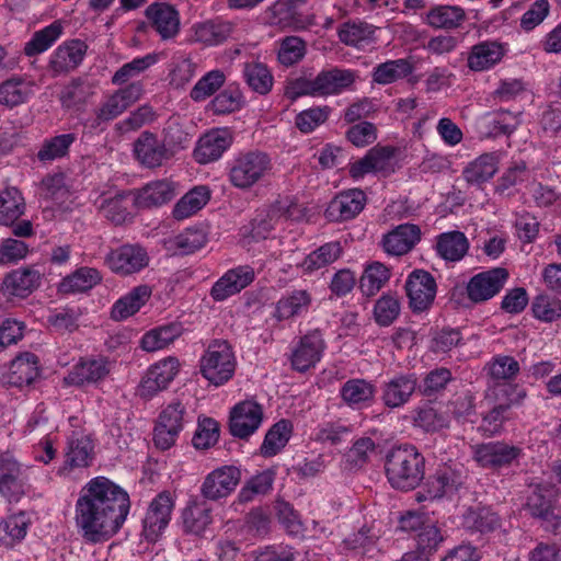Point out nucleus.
Instances as JSON below:
<instances>
[{
  "label": "nucleus",
  "instance_id": "nucleus-13",
  "mask_svg": "<svg viewBox=\"0 0 561 561\" xmlns=\"http://www.w3.org/2000/svg\"><path fill=\"white\" fill-rule=\"evenodd\" d=\"M508 279L504 267H493L472 276L467 284L468 298L476 304L484 302L497 295Z\"/></svg>",
  "mask_w": 561,
  "mask_h": 561
},
{
  "label": "nucleus",
  "instance_id": "nucleus-12",
  "mask_svg": "<svg viewBox=\"0 0 561 561\" xmlns=\"http://www.w3.org/2000/svg\"><path fill=\"white\" fill-rule=\"evenodd\" d=\"M473 459L485 469L500 470L511 466L522 455L519 447L504 442H489L472 447Z\"/></svg>",
  "mask_w": 561,
  "mask_h": 561
},
{
  "label": "nucleus",
  "instance_id": "nucleus-40",
  "mask_svg": "<svg viewBox=\"0 0 561 561\" xmlns=\"http://www.w3.org/2000/svg\"><path fill=\"white\" fill-rule=\"evenodd\" d=\"M298 0H277L265 11L266 20L271 25L280 28H304L305 25L297 15Z\"/></svg>",
  "mask_w": 561,
  "mask_h": 561
},
{
  "label": "nucleus",
  "instance_id": "nucleus-49",
  "mask_svg": "<svg viewBox=\"0 0 561 561\" xmlns=\"http://www.w3.org/2000/svg\"><path fill=\"white\" fill-rule=\"evenodd\" d=\"M556 492L552 488L538 485L528 496L527 506L535 517L551 520L554 513Z\"/></svg>",
  "mask_w": 561,
  "mask_h": 561
},
{
  "label": "nucleus",
  "instance_id": "nucleus-30",
  "mask_svg": "<svg viewBox=\"0 0 561 561\" xmlns=\"http://www.w3.org/2000/svg\"><path fill=\"white\" fill-rule=\"evenodd\" d=\"M506 53L505 44L496 41H483L471 47L467 66L472 71H485L496 66Z\"/></svg>",
  "mask_w": 561,
  "mask_h": 561
},
{
  "label": "nucleus",
  "instance_id": "nucleus-59",
  "mask_svg": "<svg viewBox=\"0 0 561 561\" xmlns=\"http://www.w3.org/2000/svg\"><path fill=\"white\" fill-rule=\"evenodd\" d=\"M30 519L25 513L14 514L0 523V542L12 546L22 540L27 533Z\"/></svg>",
  "mask_w": 561,
  "mask_h": 561
},
{
  "label": "nucleus",
  "instance_id": "nucleus-34",
  "mask_svg": "<svg viewBox=\"0 0 561 561\" xmlns=\"http://www.w3.org/2000/svg\"><path fill=\"white\" fill-rule=\"evenodd\" d=\"M152 290L148 285H139L121 297L111 309V318L116 321L125 320L137 313L151 297Z\"/></svg>",
  "mask_w": 561,
  "mask_h": 561
},
{
  "label": "nucleus",
  "instance_id": "nucleus-62",
  "mask_svg": "<svg viewBox=\"0 0 561 561\" xmlns=\"http://www.w3.org/2000/svg\"><path fill=\"white\" fill-rule=\"evenodd\" d=\"M224 71L216 69L204 75L192 88L190 96L195 102L205 101L216 93L225 83Z\"/></svg>",
  "mask_w": 561,
  "mask_h": 561
},
{
  "label": "nucleus",
  "instance_id": "nucleus-53",
  "mask_svg": "<svg viewBox=\"0 0 561 561\" xmlns=\"http://www.w3.org/2000/svg\"><path fill=\"white\" fill-rule=\"evenodd\" d=\"M25 204L15 187L0 191V225H13L24 213Z\"/></svg>",
  "mask_w": 561,
  "mask_h": 561
},
{
  "label": "nucleus",
  "instance_id": "nucleus-58",
  "mask_svg": "<svg viewBox=\"0 0 561 561\" xmlns=\"http://www.w3.org/2000/svg\"><path fill=\"white\" fill-rule=\"evenodd\" d=\"M207 242L203 229L188 228L169 240L170 249L176 254L187 255L202 249Z\"/></svg>",
  "mask_w": 561,
  "mask_h": 561
},
{
  "label": "nucleus",
  "instance_id": "nucleus-16",
  "mask_svg": "<svg viewBox=\"0 0 561 561\" xmlns=\"http://www.w3.org/2000/svg\"><path fill=\"white\" fill-rule=\"evenodd\" d=\"M241 472L234 466H222L209 472L201 486V494L210 501L229 496L238 486Z\"/></svg>",
  "mask_w": 561,
  "mask_h": 561
},
{
  "label": "nucleus",
  "instance_id": "nucleus-21",
  "mask_svg": "<svg viewBox=\"0 0 561 561\" xmlns=\"http://www.w3.org/2000/svg\"><path fill=\"white\" fill-rule=\"evenodd\" d=\"M144 89L140 82H133L117 90L108 96L96 110V118L100 122H108L119 116L142 95Z\"/></svg>",
  "mask_w": 561,
  "mask_h": 561
},
{
  "label": "nucleus",
  "instance_id": "nucleus-10",
  "mask_svg": "<svg viewBox=\"0 0 561 561\" xmlns=\"http://www.w3.org/2000/svg\"><path fill=\"white\" fill-rule=\"evenodd\" d=\"M175 496L169 491L160 492L150 503L144 518L142 535L148 541H156L170 523Z\"/></svg>",
  "mask_w": 561,
  "mask_h": 561
},
{
  "label": "nucleus",
  "instance_id": "nucleus-52",
  "mask_svg": "<svg viewBox=\"0 0 561 561\" xmlns=\"http://www.w3.org/2000/svg\"><path fill=\"white\" fill-rule=\"evenodd\" d=\"M391 272L383 263L368 264L359 279V288L365 296L376 295L390 279Z\"/></svg>",
  "mask_w": 561,
  "mask_h": 561
},
{
  "label": "nucleus",
  "instance_id": "nucleus-29",
  "mask_svg": "<svg viewBox=\"0 0 561 561\" xmlns=\"http://www.w3.org/2000/svg\"><path fill=\"white\" fill-rule=\"evenodd\" d=\"M254 279V272L249 266H239L226 272L211 287L210 296L215 301H224L240 293Z\"/></svg>",
  "mask_w": 561,
  "mask_h": 561
},
{
  "label": "nucleus",
  "instance_id": "nucleus-64",
  "mask_svg": "<svg viewBox=\"0 0 561 561\" xmlns=\"http://www.w3.org/2000/svg\"><path fill=\"white\" fill-rule=\"evenodd\" d=\"M488 135L497 137L501 135H511L517 128L518 116L510 111H497L486 116Z\"/></svg>",
  "mask_w": 561,
  "mask_h": 561
},
{
  "label": "nucleus",
  "instance_id": "nucleus-5",
  "mask_svg": "<svg viewBox=\"0 0 561 561\" xmlns=\"http://www.w3.org/2000/svg\"><path fill=\"white\" fill-rule=\"evenodd\" d=\"M187 422V410L180 400H173L160 412L154 428L153 443L157 448H171Z\"/></svg>",
  "mask_w": 561,
  "mask_h": 561
},
{
  "label": "nucleus",
  "instance_id": "nucleus-57",
  "mask_svg": "<svg viewBox=\"0 0 561 561\" xmlns=\"http://www.w3.org/2000/svg\"><path fill=\"white\" fill-rule=\"evenodd\" d=\"M62 34V25L55 21L48 26L34 33L33 37L25 44L26 56H36L47 50Z\"/></svg>",
  "mask_w": 561,
  "mask_h": 561
},
{
  "label": "nucleus",
  "instance_id": "nucleus-19",
  "mask_svg": "<svg viewBox=\"0 0 561 561\" xmlns=\"http://www.w3.org/2000/svg\"><path fill=\"white\" fill-rule=\"evenodd\" d=\"M325 343L319 330H313L304 335L290 356L291 366L295 370L304 373L314 367L321 359Z\"/></svg>",
  "mask_w": 561,
  "mask_h": 561
},
{
  "label": "nucleus",
  "instance_id": "nucleus-37",
  "mask_svg": "<svg viewBox=\"0 0 561 561\" xmlns=\"http://www.w3.org/2000/svg\"><path fill=\"white\" fill-rule=\"evenodd\" d=\"M135 205L134 196L130 193H116L100 198L99 210L115 225L124 224L130 215V208Z\"/></svg>",
  "mask_w": 561,
  "mask_h": 561
},
{
  "label": "nucleus",
  "instance_id": "nucleus-18",
  "mask_svg": "<svg viewBox=\"0 0 561 561\" xmlns=\"http://www.w3.org/2000/svg\"><path fill=\"white\" fill-rule=\"evenodd\" d=\"M36 83L30 75H13L0 82V106L12 110L27 103L35 94Z\"/></svg>",
  "mask_w": 561,
  "mask_h": 561
},
{
  "label": "nucleus",
  "instance_id": "nucleus-60",
  "mask_svg": "<svg viewBox=\"0 0 561 561\" xmlns=\"http://www.w3.org/2000/svg\"><path fill=\"white\" fill-rule=\"evenodd\" d=\"M210 523V510L205 504L192 503L183 512V526L187 533L202 535Z\"/></svg>",
  "mask_w": 561,
  "mask_h": 561
},
{
  "label": "nucleus",
  "instance_id": "nucleus-48",
  "mask_svg": "<svg viewBox=\"0 0 561 561\" xmlns=\"http://www.w3.org/2000/svg\"><path fill=\"white\" fill-rule=\"evenodd\" d=\"M374 34V26L362 21L345 22L339 28L340 41L356 48L371 44L375 41Z\"/></svg>",
  "mask_w": 561,
  "mask_h": 561
},
{
  "label": "nucleus",
  "instance_id": "nucleus-41",
  "mask_svg": "<svg viewBox=\"0 0 561 561\" xmlns=\"http://www.w3.org/2000/svg\"><path fill=\"white\" fill-rule=\"evenodd\" d=\"M311 301V294L306 289L289 291L276 302L274 317L282 321L300 316L307 312Z\"/></svg>",
  "mask_w": 561,
  "mask_h": 561
},
{
  "label": "nucleus",
  "instance_id": "nucleus-25",
  "mask_svg": "<svg viewBox=\"0 0 561 561\" xmlns=\"http://www.w3.org/2000/svg\"><path fill=\"white\" fill-rule=\"evenodd\" d=\"M296 204L289 199H279L267 209L261 210L252 220L251 236L254 240L266 239L282 218H291Z\"/></svg>",
  "mask_w": 561,
  "mask_h": 561
},
{
  "label": "nucleus",
  "instance_id": "nucleus-26",
  "mask_svg": "<svg viewBox=\"0 0 561 561\" xmlns=\"http://www.w3.org/2000/svg\"><path fill=\"white\" fill-rule=\"evenodd\" d=\"M501 154L499 152H484L468 162L461 172L463 181L469 186L481 188L491 181L499 171Z\"/></svg>",
  "mask_w": 561,
  "mask_h": 561
},
{
  "label": "nucleus",
  "instance_id": "nucleus-9",
  "mask_svg": "<svg viewBox=\"0 0 561 561\" xmlns=\"http://www.w3.org/2000/svg\"><path fill=\"white\" fill-rule=\"evenodd\" d=\"M94 458V443L90 435L72 433L66 443L65 460L57 469V476L68 477L72 470L88 468Z\"/></svg>",
  "mask_w": 561,
  "mask_h": 561
},
{
  "label": "nucleus",
  "instance_id": "nucleus-23",
  "mask_svg": "<svg viewBox=\"0 0 561 561\" xmlns=\"http://www.w3.org/2000/svg\"><path fill=\"white\" fill-rule=\"evenodd\" d=\"M105 262L114 273L128 275L139 272L146 267L148 265L149 257L142 248L126 244L111 251L107 254Z\"/></svg>",
  "mask_w": 561,
  "mask_h": 561
},
{
  "label": "nucleus",
  "instance_id": "nucleus-22",
  "mask_svg": "<svg viewBox=\"0 0 561 561\" xmlns=\"http://www.w3.org/2000/svg\"><path fill=\"white\" fill-rule=\"evenodd\" d=\"M134 154L141 165L150 169L161 167L172 157L165 144L149 131L141 133L134 142Z\"/></svg>",
  "mask_w": 561,
  "mask_h": 561
},
{
  "label": "nucleus",
  "instance_id": "nucleus-17",
  "mask_svg": "<svg viewBox=\"0 0 561 561\" xmlns=\"http://www.w3.org/2000/svg\"><path fill=\"white\" fill-rule=\"evenodd\" d=\"M366 202V194L359 188L342 191L331 199L324 216L333 222L351 220L364 209Z\"/></svg>",
  "mask_w": 561,
  "mask_h": 561
},
{
  "label": "nucleus",
  "instance_id": "nucleus-27",
  "mask_svg": "<svg viewBox=\"0 0 561 561\" xmlns=\"http://www.w3.org/2000/svg\"><path fill=\"white\" fill-rule=\"evenodd\" d=\"M421 240V229L414 224H401L383 234L382 249L390 255H404L409 253Z\"/></svg>",
  "mask_w": 561,
  "mask_h": 561
},
{
  "label": "nucleus",
  "instance_id": "nucleus-39",
  "mask_svg": "<svg viewBox=\"0 0 561 561\" xmlns=\"http://www.w3.org/2000/svg\"><path fill=\"white\" fill-rule=\"evenodd\" d=\"M39 375L38 358L35 354L23 353L10 365L8 381L15 387L31 385Z\"/></svg>",
  "mask_w": 561,
  "mask_h": 561
},
{
  "label": "nucleus",
  "instance_id": "nucleus-38",
  "mask_svg": "<svg viewBox=\"0 0 561 561\" xmlns=\"http://www.w3.org/2000/svg\"><path fill=\"white\" fill-rule=\"evenodd\" d=\"M391 156L392 150L389 148H373L362 159L350 164V175L359 180L368 173L383 171L388 168Z\"/></svg>",
  "mask_w": 561,
  "mask_h": 561
},
{
  "label": "nucleus",
  "instance_id": "nucleus-36",
  "mask_svg": "<svg viewBox=\"0 0 561 561\" xmlns=\"http://www.w3.org/2000/svg\"><path fill=\"white\" fill-rule=\"evenodd\" d=\"M317 76L321 96L340 94L350 89L356 80L355 71L337 67L322 70Z\"/></svg>",
  "mask_w": 561,
  "mask_h": 561
},
{
  "label": "nucleus",
  "instance_id": "nucleus-14",
  "mask_svg": "<svg viewBox=\"0 0 561 561\" xmlns=\"http://www.w3.org/2000/svg\"><path fill=\"white\" fill-rule=\"evenodd\" d=\"M263 408L255 401L245 400L236 404L230 412L229 431L241 439L254 434L263 422Z\"/></svg>",
  "mask_w": 561,
  "mask_h": 561
},
{
  "label": "nucleus",
  "instance_id": "nucleus-11",
  "mask_svg": "<svg viewBox=\"0 0 561 561\" xmlns=\"http://www.w3.org/2000/svg\"><path fill=\"white\" fill-rule=\"evenodd\" d=\"M113 368V363L104 356L81 358L64 378L69 386L98 385L106 379Z\"/></svg>",
  "mask_w": 561,
  "mask_h": 561
},
{
  "label": "nucleus",
  "instance_id": "nucleus-15",
  "mask_svg": "<svg viewBox=\"0 0 561 561\" xmlns=\"http://www.w3.org/2000/svg\"><path fill=\"white\" fill-rule=\"evenodd\" d=\"M180 363L175 357H167L153 364L144 376L138 393L141 398H152L159 391L168 388L178 375Z\"/></svg>",
  "mask_w": 561,
  "mask_h": 561
},
{
  "label": "nucleus",
  "instance_id": "nucleus-50",
  "mask_svg": "<svg viewBox=\"0 0 561 561\" xmlns=\"http://www.w3.org/2000/svg\"><path fill=\"white\" fill-rule=\"evenodd\" d=\"M375 386L364 379L347 380L341 388V397L352 408L369 404L375 397Z\"/></svg>",
  "mask_w": 561,
  "mask_h": 561
},
{
  "label": "nucleus",
  "instance_id": "nucleus-63",
  "mask_svg": "<svg viewBox=\"0 0 561 561\" xmlns=\"http://www.w3.org/2000/svg\"><path fill=\"white\" fill-rule=\"evenodd\" d=\"M401 312V304L397 296L385 294L374 306V319L381 327L392 324Z\"/></svg>",
  "mask_w": 561,
  "mask_h": 561
},
{
  "label": "nucleus",
  "instance_id": "nucleus-31",
  "mask_svg": "<svg viewBox=\"0 0 561 561\" xmlns=\"http://www.w3.org/2000/svg\"><path fill=\"white\" fill-rule=\"evenodd\" d=\"M417 386L414 374L398 375L382 386L381 400L390 409L403 407L412 397Z\"/></svg>",
  "mask_w": 561,
  "mask_h": 561
},
{
  "label": "nucleus",
  "instance_id": "nucleus-56",
  "mask_svg": "<svg viewBox=\"0 0 561 561\" xmlns=\"http://www.w3.org/2000/svg\"><path fill=\"white\" fill-rule=\"evenodd\" d=\"M465 20V11L458 5H437L432 8L426 22L435 28H456Z\"/></svg>",
  "mask_w": 561,
  "mask_h": 561
},
{
  "label": "nucleus",
  "instance_id": "nucleus-35",
  "mask_svg": "<svg viewBox=\"0 0 561 561\" xmlns=\"http://www.w3.org/2000/svg\"><path fill=\"white\" fill-rule=\"evenodd\" d=\"M469 250V241L461 231L443 232L436 237L435 251L447 262H458Z\"/></svg>",
  "mask_w": 561,
  "mask_h": 561
},
{
  "label": "nucleus",
  "instance_id": "nucleus-55",
  "mask_svg": "<svg viewBox=\"0 0 561 561\" xmlns=\"http://www.w3.org/2000/svg\"><path fill=\"white\" fill-rule=\"evenodd\" d=\"M291 431V423L287 420H280L275 423L265 435L263 444L261 445V454L264 457L277 455L288 443Z\"/></svg>",
  "mask_w": 561,
  "mask_h": 561
},
{
  "label": "nucleus",
  "instance_id": "nucleus-32",
  "mask_svg": "<svg viewBox=\"0 0 561 561\" xmlns=\"http://www.w3.org/2000/svg\"><path fill=\"white\" fill-rule=\"evenodd\" d=\"M146 14L154 31L162 39H171L176 36L180 31L179 12L167 3H152Z\"/></svg>",
  "mask_w": 561,
  "mask_h": 561
},
{
  "label": "nucleus",
  "instance_id": "nucleus-28",
  "mask_svg": "<svg viewBox=\"0 0 561 561\" xmlns=\"http://www.w3.org/2000/svg\"><path fill=\"white\" fill-rule=\"evenodd\" d=\"M87 45L80 39H71L59 45L50 56L49 69L54 76L76 69L83 60Z\"/></svg>",
  "mask_w": 561,
  "mask_h": 561
},
{
  "label": "nucleus",
  "instance_id": "nucleus-1",
  "mask_svg": "<svg viewBox=\"0 0 561 561\" xmlns=\"http://www.w3.org/2000/svg\"><path fill=\"white\" fill-rule=\"evenodd\" d=\"M128 493L106 477L99 476L80 490L75 506L78 531L88 542H103L123 526L129 513Z\"/></svg>",
  "mask_w": 561,
  "mask_h": 561
},
{
  "label": "nucleus",
  "instance_id": "nucleus-61",
  "mask_svg": "<svg viewBox=\"0 0 561 561\" xmlns=\"http://www.w3.org/2000/svg\"><path fill=\"white\" fill-rule=\"evenodd\" d=\"M465 524L477 531L491 533L501 527V518L489 507H478L467 512Z\"/></svg>",
  "mask_w": 561,
  "mask_h": 561
},
{
  "label": "nucleus",
  "instance_id": "nucleus-54",
  "mask_svg": "<svg viewBox=\"0 0 561 561\" xmlns=\"http://www.w3.org/2000/svg\"><path fill=\"white\" fill-rule=\"evenodd\" d=\"M76 139L77 137L72 133L45 139L37 152V159L41 162L47 163L66 157Z\"/></svg>",
  "mask_w": 561,
  "mask_h": 561
},
{
  "label": "nucleus",
  "instance_id": "nucleus-6",
  "mask_svg": "<svg viewBox=\"0 0 561 561\" xmlns=\"http://www.w3.org/2000/svg\"><path fill=\"white\" fill-rule=\"evenodd\" d=\"M27 468L13 454L0 453V496L19 502L28 491Z\"/></svg>",
  "mask_w": 561,
  "mask_h": 561
},
{
  "label": "nucleus",
  "instance_id": "nucleus-7",
  "mask_svg": "<svg viewBox=\"0 0 561 561\" xmlns=\"http://www.w3.org/2000/svg\"><path fill=\"white\" fill-rule=\"evenodd\" d=\"M466 481L461 467L443 465L428 477L424 493H417V501L436 500L455 494Z\"/></svg>",
  "mask_w": 561,
  "mask_h": 561
},
{
  "label": "nucleus",
  "instance_id": "nucleus-42",
  "mask_svg": "<svg viewBox=\"0 0 561 561\" xmlns=\"http://www.w3.org/2000/svg\"><path fill=\"white\" fill-rule=\"evenodd\" d=\"M102 280L101 273L93 267L83 266L62 278L58 289L62 294L84 293Z\"/></svg>",
  "mask_w": 561,
  "mask_h": 561
},
{
  "label": "nucleus",
  "instance_id": "nucleus-24",
  "mask_svg": "<svg viewBox=\"0 0 561 561\" xmlns=\"http://www.w3.org/2000/svg\"><path fill=\"white\" fill-rule=\"evenodd\" d=\"M42 277V272L33 266L20 267L4 276L1 290L7 296L25 298L41 286Z\"/></svg>",
  "mask_w": 561,
  "mask_h": 561
},
{
  "label": "nucleus",
  "instance_id": "nucleus-45",
  "mask_svg": "<svg viewBox=\"0 0 561 561\" xmlns=\"http://www.w3.org/2000/svg\"><path fill=\"white\" fill-rule=\"evenodd\" d=\"M183 325L179 322L168 323L150 330L141 337V347L147 352L162 350L183 333Z\"/></svg>",
  "mask_w": 561,
  "mask_h": 561
},
{
  "label": "nucleus",
  "instance_id": "nucleus-3",
  "mask_svg": "<svg viewBox=\"0 0 561 561\" xmlns=\"http://www.w3.org/2000/svg\"><path fill=\"white\" fill-rule=\"evenodd\" d=\"M273 163L263 151L250 150L237 154L228 168L230 184L239 190H250L270 175Z\"/></svg>",
  "mask_w": 561,
  "mask_h": 561
},
{
  "label": "nucleus",
  "instance_id": "nucleus-44",
  "mask_svg": "<svg viewBox=\"0 0 561 561\" xmlns=\"http://www.w3.org/2000/svg\"><path fill=\"white\" fill-rule=\"evenodd\" d=\"M242 77L248 87L259 95H267L273 89V73L262 62H245L242 69Z\"/></svg>",
  "mask_w": 561,
  "mask_h": 561
},
{
  "label": "nucleus",
  "instance_id": "nucleus-4",
  "mask_svg": "<svg viewBox=\"0 0 561 561\" xmlns=\"http://www.w3.org/2000/svg\"><path fill=\"white\" fill-rule=\"evenodd\" d=\"M237 359L232 346L226 340H213L199 359V371L211 385L219 387L234 375Z\"/></svg>",
  "mask_w": 561,
  "mask_h": 561
},
{
  "label": "nucleus",
  "instance_id": "nucleus-2",
  "mask_svg": "<svg viewBox=\"0 0 561 561\" xmlns=\"http://www.w3.org/2000/svg\"><path fill=\"white\" fill-rule=\"evenodd\" d=\"M385 470L392 488L410 491L424 479L425 458L413 445L393 447L386 457Z\"/></svg>",
  "mask_w": 561,
  "mask_h": 561
},
{
  "label": "nucleus",
  "instance_id": "nucleus-47",
  "mask_svg": "<svg viewBox=\"0 0 561 561\" xmlns=\"http://www.w3.org/2000/svg\"><path fill=\"white\" fill-rule=\"evenodd\" d=\"M343 253V248L339 241L324 243L301 262L300 266L305 273H312L337 261Z\"/></svg>",
  "mask_w": 561,
  "mask_h": 561
},
{
  "label": "nucleus",
  "instance_id": "nucleus-20",
  "mask_svg": "<svg viewBox=\"0 0 561 561\" xmlns=\"http://www.w3.org/2000/svg\"><path fill=\"white\" fill-rule=\"evenodd\" d=\"M233 136L228 128H215L202 136L194 149V158L206 164L218 160L232 145Z\"/></svg>",
  "mask_w": 561,
  "mask_h": 561
},
{
  "label": "nucleus",
  "instance_id": "nucleus-46",
  "mask_svg": "<svg viewBox=\"0 0 561 561\" xmlns=\"http://www.w3.org/2000/svg\"><path fill=\"white\" fill-rule=\"evenodd\" d=\"M192 31L195 42L214 46L222 43L230 36L232 25L229 22L210 20L195 24Z\"/></svg>",
  "mask_w": 561,
  "mask_h": 561
},
{
  "label": "nucleus",
  "instance_id": "nucleus-51",
  "mask_svg": "<svg viewBox=\"0 0 561 561\" xmlns=\"http://www.w3.org/2000/svg\"><path fill=\"white\" fill-rule=\"evenodd\" d=\"M413 72V65L404 58L387 60L374 68L373 80L378 84H390Z\"/></svg>",
  "mask_w": 561,
  "mask_h": 561
},
{
  "label": "nucleus",
  "instance_id": "nucleus-8",
  "mask_svg": "<svg viewBox=\"0 0 561 561\" xmlns=\"http://www.w3.org/2000/svg\"><path fill=\"white\" fill-rule=\"evenodd\" d=\"M409 306L413 312L428 310L434 304L437 284L434 276L425 270L412 271L404 285Z\"/></svg>",
  "mask_w": 561,
  "mask_h": 561
},
{
  "label": "nucleus",
  "instance_id": "nucleus-33",
  "mask_svg": "<svg viewBox=\"0 0 561 561\" xmlns=\"http://www.w3.org/2000/svg\"><path fill=\"white\" fill-rule=\"evenodd\" d=\"M175 195L174 184L169 180H157L146 184L134 196L135 205L140 208L160 206Z\"/></svg>",
  "mask_w": 561,
  "mask_h": 561
},
{
  "label": "nucleus",
  "instance_id": "nucleus-43",
  "mask_svg": "<svg viewBox=\"0 0 561 561\" xmlns=\"http://www.w3.org/2000/svg\"><path fill=\"white\" fill-rule=\"evenodd\" d=\"M209 198L210 191L207 186H195L176 202L172 215L178 220L186 219L198 213L208 203Z\"/></svg>",
  "mask_w": 561,
  "mask_h": 561
}]
</instances>
